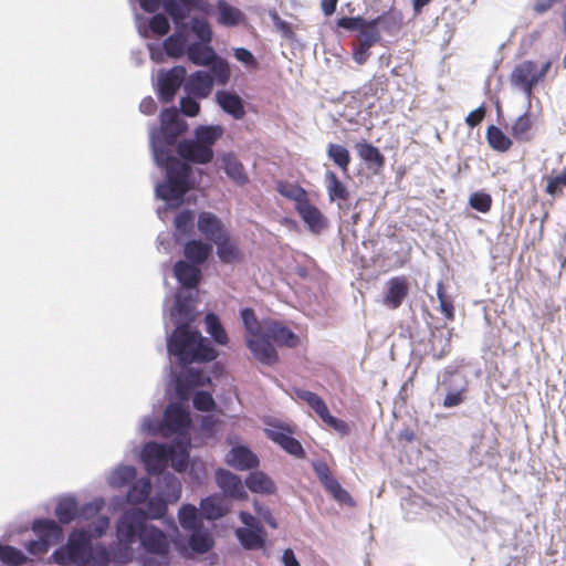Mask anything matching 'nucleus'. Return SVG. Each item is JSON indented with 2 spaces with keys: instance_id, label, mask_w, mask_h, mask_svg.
<instances>
[{
  "instance_id": "f257e3e1",
  "label": "nucleus",
  "mask_w": 566,
  "mask_h": 566,
  "mask_svg": "<svg viewBox=\"0 0 566 566\" xmlns=\"http://www.w3.org/2000/svg\"><path fill=\"white\" fill-rule=\"evenodd\" d=\"M186 123L175 107L165 108L160 114V136L153 142L158 166L166 170V180L158 184L156 192L165 201H179L191 189V168L172 155V146L185 132Z\"/></svg>"
},
{
  "instance_id": "f03ea898",
  "label": "nucleus",
  "mask_w": 566,
  "mask_h": 566,
  "mask_svg": "<svg viewBox=\"0 0 566 566\" xmlns=\"http://www.w3.org/2000/svg\"><path fill=\"white\" fill-rule=\"evenodd\" d=\"M168 350L184 365L193 361H211L218 353L199 331L191 329L189 325L178 326L168 339Z\"/></svg>"
},
{
  "instance_id": "7ed1b4c3",
  "label": "nucleus",
  "mask_w": 566,
  "mask_h": 566,
  "mask_svg": "<svg viewBox=\"0 0 566 566\" xmlns=\"http://www.w3.org/2000/svg\"><path fill=\"white\" fill-rule=\"evenodd\" d=\"M241 318L247 331L245 343L255 359L265 365L279 361V355L272 343L262 337L263 323H260L254 311L245 307L241 311Z\"/></svg>"
},
{
  "instance_id": "20e7f679",
  "label": "nucleus",
  "mask_w": 566,
  "mask_h": 566,
  "mask_svg": "<svg viewBox=\"0 0 566 566\" xmlns=\"http://www.w3.org/2000/svg\"><path fill=\"white\" fill-rule=\"evenodd\" d=\"M32 531L38 535V539L31 541L25 545L30 555L40 557L45 555L53 544L60 542L63 536L62 527L53 520L36 518L32 523Z\"/></svg>"
},
{
  "instance_id": "39448f33",
  "label": "nucleus",
  "mask_w": 566,
  "mask_h": 566,
  "mask_svg": "<svg viewBox=\"0 0 566 566\" xmlns=\"http://www.w3.org/2000/svg\"><path fill=\"white\" fill-rule=\"evenodd\" d=\"M91 536L84 530H75L70 533L65 546L57 548L52 557L57 564L83 563L91 556Z\"/></svg>"
},
{
  "instance_id": "423d86ee",
  "label": "nucleus",
  "mask_w": 566,
  "mask_h": 566,
  "mask_svg": "<svg viewBox=\"0 0 566 566\" xmlns=\"http://www.w3.org/2000/svg\"><path fill=\"white\" fill-rule=\"evenodd\" d=\"M551 66L552 62L547 61L538 70L534 61H523L513 69L510 75V82L513 86L521 88L530 98L533 94L534 86L546 76Z\"/></svg>"
},
{
  "instance_id": "0eeeda50",
  "label": "nucleus",
  "mask_w": 566,
  "mask_h": 566,
  "mask_svg": "<svg viewBox=\"0 0 566 566\" xmlns=\"http://www.w3.org/2000/svg\"><path fill=\"white\" fill-rule=\"evenodd\" d=\"M440 385L446 389L447 395L443 399L444 408H453L463 403L468 395V380L460 375L458 367L448 366L442 373Z\"/></svg>"
},
{
  "instance_id": "6e6552de",
  "label": "nucleus",
  "mask_w": 566,
  "mask_h": 566,
  "mask_svg": "<svg viewBox=\"0 0 566 566\" xmlns=\"http://www.w3.org/2000/svg\"><path fill=\"white\" fill-rule=\"evenodd\" d=\"M294 392L298 399L305 401L316 412L324 423L334 429L340 436L349 434V424L345 420L332 416L327 405L321 396L305 389H295Z\"/></svg>"
},
{
  "instance_id": "1a4fd4ad",
  "label": "nucleus",
  "mask_w": 566,
  "mask_h": 566,
  "mask_svg": "<svg viewBox=\"0 0 566 566\" xmlns=\"http://www.w3.org/2000/svg\"><path fill=\"white\" fill-rule=\"evenodd\" d=\"M147 515L143 509H134L125 512L117 522L116 534L120 543L130 545L143 528H146Z\"/></svg>"
},
{
  "instance_id": "9d476101",
  "label": "nucleus",
  "mask_w": 566,
  "mask_h": 566,
  "mask_svg": "<svg viewBox=\"0 0 566 566\" xmlns=\"http://www.w3.org/2000/svg\"><path fill=\"white\" fill-rule=\"evenodd\" d=\"M176 449L171 444L148 442L144 446L142 458L145 468L150 474H160L167 468L168 461L174 458Z\"/></svg>"
},
{
  "instance_id": "9b49d317",
  "label": "nucleus",
  "mask_w": 566,
  "mask_h": 566,
  "mask_svg": "<svg viewBox=\"0 0 566 566\" xmlns=\"http://www.w3.org/2000/svg\"><path fill=\"white\" fill-rule=\"evenodd\" d=\"M189 412L179 403H169L164 412L159 432L163 437L182 434L190 428Z\"/></svg>"
},
{
  "instance_id": "f8f14e48",
  "label": "nucleus",
  "mask_w": 566,
  "mask_h": 566,
  "mask_svg": "<svg viewBox=\"0 0 566 566\" xmlns=\"http://www.w3.org/2000/svg\"><path fill=\"white\" fill-rule=\"evenodd\" d=\"M264 432L271 441L279 444L289 454L298 459L305 458L306 453L301 442L292 437L294 431L291 426L272 423Z\"/></svg>"
},
{
  "instance_id": "ddd939ff",
  "label": "nucleus",
  "mask_w": 566,
  "mask_h": 566,
  "mask_svg": "<svg viewBox=\"0 0 566 566\" xmlns=\"http://www.w3.org/2000/svg\"><path fill=\"white\" fill-rule=\"evenodd\" d=\"M139 541L143 549L150 555L166 559L170 551V541L168 536L158 527L147 525L139 534Z\"/></svg>"
},
{
  "instance_id": "4468645a",
  "label": "nucleus",
  "mask_w": 566,
  "mask_h": 566,
  "mask_svg": "<svg viewBox=\"0 0 566 566\" xmlns=\"http://www.w3.org/2000/svg\"><path fill=\"white\" fill-rule=\"evenodd\" d=\"M186 74L187 71L181 65L159 73L157 94L163 103L172 102L179 87L186 80Z\"/></svg>"
},
{
  "instance_id": "2eb2a0df",
  "label": "nucleus",
  "mask_w": 566,
  "mask_h": 566,
  "mask_svg": "<svg viewBox=\"0 0 566 566\" xmlns=\"http://www.w3.org/2000/svg\"><path fill=\"white\" fill-rule=\"evenodd\" d=\"M211 4L208 0H166L165 11L175 23H179L188 18L191 11L209 13Z\"/></svg>"
},
{
  "instance_id": "dca6fc26",
  "label": "nucleus",
  "mask_w": 566,
  "mask_h": 566,
  "mask_svg": "<svg viewBox=\"0 0 566 566\" xmlns=\"http://www.w3.org/2000/svg\"><path fill=\"white\" fill-rule=\"evenodd\" d=\"M262 337L269 343L274 342L279 346L289 348H295L300 343V338L294 332L276 321L263 322Z\"/></svg>"
},
{
  "instance_id": "f3484780",
  "label": "nucleus",
  "mask_w": 566,
  "mask_h": 566,
  "mask_svg": "<svg viewBox=\"0 0 566 566\" xmlns=\"http://www.w3.org/2000/svg\"><path fill=\"white\" fill-rule=\"evenodd\" d=\"M409 281L405 275L394 276L386 283L382 303L390 310L401 306L409 294Z\"/></svg>"
},
{
  "instance_id": "a211bd4d",
  "label": "nucleus",
  "mask_w": 566,
  "mask_h": 566,
  "mask_svg": "<svg viewBox=\"0 0 566 566\" xmlns=\"http://www.w3.org/2000/svg\"><path fill=\"white\" fill-rule=\"evenodd\" d=\"M177 153L186 161L193 164H208L213 158L212 148L199 144L196 139L182 140L177 146Z\"/></svg>"
},
{
  "instance_id": "6ab92c4d",
  "label": "nucleus",
  "mask_w": 566,
  "mask_h": 566,
  "mask_svg": "<svg viewBox=\"0 0 566 566\" xmlns=\"http://www.w3.org/2000/svg\"><path fill=\"white\" fill-rule=\"evenodd\" d=\"M216 482L222 492L235 500H245L248 493L244 485L237 474L226 469H218L216 471Z\"/></svg>"
},
{
  "instance_id": "aec40b11",
  "label": "nucleus",
  "mask_w": 566,
  "mask_h": 566,
  "mask_svg": "<svg viewBox=\"0 0 566 566\" xmlns=\"http://www.w3.org/2000/svg\"><path fill=\"white\" fill-rule=\"evenodd\" d=\"M185 91L197 98H206L213 88V77L206 71H196L185 80Z\"/></svg>"
},
{
  "instance_id": "412c9836",
  "label": "nucleus",
  "mask_w": 566,
  "mask_h": 566,
  "mask_svg": "<svg viewBox=\"0 0 566 566\" xmlns=\"http://www.w3.org/2000/svg\"><path fill=\"white\" fill-rule=\"evenodd\" d=\"M355 149L358 157L366 164L368 169H371L375 174L382 170L386 158L376 146L364 140L356 143Z\"/></svg>"
},
{
  "instance_id": "4be33fe9",
  "label": "nucleus",
  "mask_w": 566,
  "mask_h": 566,
  "mask_svg": "<svg viewBox=\"0 0 566 566\" xmlns=\"http://www.w3.org/2000/svg\"><path fill=\"white\" fill-rule=\"evenodd\" d=\"M296 211L312 232L319 233L327 227V219L316 206L311 203L310 199L296 207Z\"/></svg>"
},
{
  "instance_id": "5701e85b",
  "label": "nucleus",
  "mask_w": 566,
  "mask_h": 566,
  "mask_svg": "<svg viewBox=\"0 0 566 566\" xmlns=\"http://www.w3.org/2000/svg\"><path fill=\"white\" fill-rule=\"evenodd\" d=\"M226 462L240 471L259 467V458L247 447H234L227 454Z\"/></svg>"
},
{
  "instance_id": "b1692460",
  "label": "nucleus",
  "mask_w": 566,
  "mask_h": 566,
  "mask_svg": "<svg viewBox=\"0 0 566 566\" xmlns=\"http://www.w3.org/2000/svg\"><path fill=\"white\" fill-rule=\"evenodd\" d=\"M199 231L209 240L216 242L217 238H221L228 233L221 220L212 212L203 211L198 218Z\"/></svg>"
},
{
  "instance_id": "393cba45",
  "label": "nucleus",
  "mask_w": 566,
  "mask_h": 566,
  "mask_svg": "<svg viewBox=\"0 0 566 566\" xmlns=\"http://www.w3.org/2000/svg\"><path fill=\"white\" fill-rule=\"evenodd\" d=\"M216 99L219 106L234 119H242L245 116L243 101L238 94L221 90L216 93Z\"/></svg>"
},
{
  "instance_id": "a878e982",
  "label": "nucleus",
  "mask_w": 566,
  "mask_h": 566,
  "mask_svg": "<svg viewBox=\"0 0 566 566\" xmlns=\"http://www.w3.org/2000/svg\"><path fill=\"white\" fill-rule=\"evenodd\" d=\"M210 382L209 376L198 369H188L177 379L176 389L180 397L185 398L195 387L206 386Z\"/></svg>"
},
{
  "instance_id": "bb28decb",
  "label": "nucleus",
  "mask_w": 566,
  "mask_h": 566,
  "mask_svg": "<svg viewBox=\"0 0 566 566\" xmlns=\"http://www.w3.org/2000/svg\"><path fill=\"white\" fill-rule=\"evenodd\" d=\"M511 136L518 143H531L534 139V119L526 112L518 116L510 129Z\"/></svg>"
},
{
  "instance_id": "cd10ccee",
  "label": "nucleus",
  "mask_w": 566,
  "mask_h": 566,
  "mask_svg": "<svg viewBox=\"0 0 566 566\" xmlns=\"http://www.w3.org/2000/svg\"><path fill=\"white\" fill-rule=\"evenodd\" d=\"M174 273L176 279L187 289L197 287L201 280L200 269L186 261L176 262Z\"/></svg>"
},
{
  "instance_id": "c85d7f7f",
  "label": "nucleus",
  "mask_w": 566,
  "mask_h": 566,
  "mask_svg": "<svg viewBox=\"0 0 566 566\" xmlns=\"http://www.w3.org/2000/svg\"><path fill=\"white\" fill-rule=\"evenodd\" d=\"M245 485L252 493L272 495L276 493L274 481L263 471H252L245 479Z\"/></svg>"
},
{
  "instance_id": "c756f323",
  "label": "nucleus",
  "mask_w": 566,
  "mask_h": 566,
  "mask_svg": "<svg viewBox=\"0 0 566 566\" xmlns=\"http://www.w3.org/2000/svg\"><path fill=\"white\" fill-rule=\"evenodd\" d=\"M325 187L331 202L346 201L349 199V190L338 178L335 171L327 170L324 176Z\"/></svg>"
},
{
  "instance_id": "7c9ffc66",
  "label": "nucleus",
  "mask_w": 566,
  "mask_h": 566,
  "mask_svg": "<svg viewBox=\"0 0 566 566\" xmlns=\"http://www.w3.org/2000/svg\"><path fill=\"white\" fill-rule=\"evenodd\" d=\"M209 43L195 42L188 45L187 56L196 65H210L217 59L214 50Z\"/></svg>"
},
{
  "instance_id": "2f4dec72",
  "label": "nucleus",
  "mask_w": 566,
  "mask_h": 566,
  "mask_svg": "<svg viewBox=\"0 0 566 566\" xmlns=\"http://www.w3.org/2000/svg\"><path fill=\"white\" fill-rule=\"evenodd\" d=\"M235 536L245 549H261L265 546L266 532L264 530L237 528Z\"/></svg>"
},
{
  "instance_id": "473e14b6",
  "label": "nucleus",
  "mask_w": 566,
  "mask_h": 566,
  "mask_svg": "<svg viewBox=\"0 0 566 566\" xmlns=\"http://www.w3.org/2000/svg\"><path fill=\"white\" fill-rule=\"evenodd\" d=\"M212 252L210 243L202 242L201 240H190L185 244L184 254L188 261L193 264H202Z\"/></svg>"
},
{
  "instance_id": "72a5a7b5",
  "label": "nucleus",
  "mask_w": 566,
  "mask_h": 566,
  "mask_svg": "<svg viewBox=\"0 0 566 566\" xmlns=\"http://www.w3.org/2000/svg\"><path fill=\"white\" fill-rule=\"evenodd\" d=\"M217 254L223 263H234L240 261L241 254L238 245L230 239L229 233L221 238H217Z\"/></svg>"
},
{
  "instance_id": "f704fd0d",
  "label": "nucleus",
  "mask_w": 566,
  "mask_h": 566,
  "mask_svg": "<svg viewBox=\"0 0 566 566\" xmlns=\"http://www.w3.org/2000/svg\"><path fill=\"white\" fill-rule=\"evenodd\" d=\"M327 157L333 161V164L344 174L348 175L349 166L352 163V156L349 150L340 145L335 143H329L326 149Z\"/></svg>"
},
{
  "instance_id": "c9c22d12",
  "label": "nucleus",
  "mask_w": 566,
  "mask_h": 566,
  "mask_svg": "<svg viewBox=\"0 0 566 566\" xmlns=\"http://www.w3.org/2000/svg\"><path fill=\"white\" fill-rule=\"evenodd\" d=\"M485 136L490 147L495 151L506 153L513 146L512 138L505 135L503 130L495 125H490L486 128Z\"/></svg>"
},
{
  "instance_id": "e433bc0d",
  "label": "nucleus",
  "mask_w": 566,
  "mask_h": 566,
  "mask_svg": "<svg viewBox=\"0 0 566 566\" xmlns=\"http://www.w3.org/2000/svg\"><path fill=\"white\" fill-rule=\"evenodd\" d=\"M151 492V482L148 478H140L128 489L127 502L130 504L144 503Z\"/></svg>"
},
{
  "instance_id": "4c0bfd02",
  "label": "nucleus",
  "mask_w": 566,
  "mask_h": 566,
  "mask_svg": "<svg viewBox=\"0 0 566 566\" xmlns=\"http://www.w3.org/2000/svg\"><path fill=\"white\" fill-rule=\"evenodd\" d=\"M226 174L238 185L248 182V176L244 172L243 165L232 154H226L222 157Z\"/></svg>"
},
{
  "instance_id": "58836bf2",
  "label": "nucleus",
  "mask_w": 566,
  "mask_h": 566,
  "mask_svg": "<svg viewBox=\"0 0 566 566\" xmlns=\"http://www.w3.org/2000/svg\"><path fill=\"white\" fill-rule=\"evenodd\" d=\"M371 20L375 21L377 28L381 27V29L389 34L396 33L402 25L401 13L394 10L386 11Z\"/></svg>"
},
{
  "instance_id": "ea45409f",
  "label": "nucleus",
  "mask_w": 566,
  "mask_h": 566,
  "mask_svg": "<svg viewBox=\"0 0 566 566\" xmlns=\"http://www.w3.org/2000/svg\"><path fill=\"white\" fill-rule=\"evenodd\" d=\"M276 190L277 192L295 202V208L300 207L303 201H306L308 199L306 190L296 184H290L286 181H279L276 184Z\"/></svg>"
},
{
  "instance_id": "a19ab883",
  "label": "nucleus",
  "mask_w": 566,
  "mask_h": 566,
  "mask_svg": "<svg viewBox=\"0 0 566 566\" xmlns=\"http://www.w3.org/2000/svg\"><path fill=\"white\" fill-rule=\"evenodd\" d=\"M201 514L208 520H217L224 515L223 500L219 495L208 496L200 502Z\"/></svg>"
},
{
  "instance_id": "79ce46f5",
  "label": "nucleus",
  "mask_w": 566,
  "mask_h": 566,
  "mask_svg": "<svg viewBox=\"0 0 566 566\" xmlns=\"http://www.w3.org/2000/svg\"><path fill=\"white\" fill-rule=\"evenodd\" d=\"M217 8L219 10L218 22L222 25L232 27L240 23L242 18V13L239 9L230 6L224 0H219L217 2Z\"/></svg>"
},
{
  "instance_id": "37998d69",
  "label": "nucleus",
  "mask_w": 566,
  "mask_h": 566,
  "mask_svg": "<svg viewBox=\"0 0 566 566\" xmlns=\"http://www.w3.org/2000/svg\"><path fill=\"white\" fill-rule=\"evenodd\" d=\"M206 331L211 335L213 340L219 345L228 344V335L219 319V317L214 313H208L205 317Z\"/></svg>"
},
{
  "instance_id": "c03bdc74",
  "label": "nucleus",
  "mask_w": 566,
  "mask_h": 566,
  "mask_svg": "<svg viewBox=\"0 0 566 566\" xmlns=\"http://www.w3.org/2000/svg\"><path fill=\"white\" fill-rule=\"evenodd\" d=\"M356 40L358 43H366L369 46H374L381 40L380 29L375 25V21L365 20V23L358 29Z\"/></svg>"
},
{
  "instance_id": "a18cd8bd",
  "label": "nucleus",
  "mask_w": 566,
  "mask_h": 566,
  "mask_svg": "<svg viewBox=\"0 0 566 566\" xmlns=\"http://www.w3.org/2000/svg\"><path fill=\"white\" fill-rule=\"evenodd\" d=\"M191 532L188 543L193 552L203 554L213 546V538L207 531L200 527Z\"/></svg>"
},
{
  "instance_id": "49530a36",
  "label": "nucleus",
  "mask_w": 566,
  "mask_h": 566,
  "mask_svg": "<svg viewBox=\"0 0 566 566\" xmlns=\"http://www.w3.org/2000/svg\"><path fill=\"white\" fill-rule=\"evenodd\" d=\"M180 525L188 531H195L200 528L201 520L198 514L196 506L187 504L182 505L178 512Z\"/></svg>"
},
{
  "instance_id": "de8ad7c7",
  "label": "nucleus",
  "mask_w": 566,
  "mask_h": 566,
  "mask_svg": "<svg viewBox=\"0 0 566 566\" xmlns=\"http://www.w3.org/2000/svg\"><path fill=\"white\" fill-rule=\"evenodd\" d=\"M222 134L223 129L220 126H200L196 129L195 139L202 146L212 148Z\"/></svg>"
},
{
  "instance_id": "09e8293b",
  "label": "nucleus",
  "mask_w": 566,
  "mask_h": 566,
  "mask_svg": "<svg viewBox=\"0 0 566 566\" xmlns=\"http://www.w3.org/2000/svg\"><path fill=\"white\" fill-rule=\"evenodd\" d=\"M0 560L7 566H22L29 562V558L22 551L0 543Z\"/></svg>"
},
{
  "instance_id": "8fccbe9b",
  "label": "nucleus",
  "mask_w": 566,
  "mask_h": 566,
  "mask_svg": "<svg viewBox=\"0 0 566 566\" xmlns=\"http://www.w3.org/2000/svg\"><path fill=\"white\" fill-rule=\"evenodd\" d=\"M77 514V503L73 499H64L59 502L55 509V515L60 523H71Z\"/></svg>"
},
{
  "instance_id": "3c124183",
  "label": "nucleus",
  "mask_w": 566,
  "mask_h": 566,
  "mask_svg": "<svg viewBox=\"0 0 566 566\" xmlns=\"http://www.w3.org/2000/svg\"><path fill=\"white\" fill-rule=\"evenodd\" d=\"M186 43L187 41L184 35L172 34L164 41V49L168 56L177 59L187 52Z\"/></svg>"
},
{
  "instance_id": "603ef678",
  "label": "nucleus",
  "mask_w": 566,
  "mask_h": 566,
  "mask_svg": "<svg viewBox=\"0 0 566 566\" xmlns=\"http://www.w3.org/2000/svg\"><path fill=\"white\" fill-rule=\"evenodd\" d=\"M195 214L190 210H182L175 217V228L178 234L189 235L193 229Z\"/></svg>"
},
{
  "instance_id": "864d4df0",
  "label": "nucleus",
  "mask_w": 566,
  "mask_h": 566,
  "mask_svg": "<svg viewBox=\"0 0 566 566\" xmlns=\"http://www.w3.org/2000/svg\"><path fill=\"white\" fill-rule=\"evenodd\" d=\"M211 65V76L219 85H226L231 76L229 64L226 60L216 59Z\"/></svg>"
},
{
  "instance_id": "5fc2aeb1",
  "label": "nucleus",
  "mask_w": 566,
  "mask_h": 566,
  "mask_svg": "<svg viewBox=\"0 0 566 566\" xmlns=\"http://www.w3.org/2000/svg\"><path fill=\"white\" fill-rule=\"evenodd\" d=\"M437 296L440 303V310L444 317L449 321H453L455 316L453 301L451 296L447 294L444 284L442 282L437 284Z\"/></svg>"
},
{
  "instance_id": "6e6d98bb",
  "label": "nucleus",
  "mask_w": 566,
  "mask_h": 566,
  "mask_svg": "<svg viewBox=\"0 0 566 566\" xmlns=\"http://www.w3.org/2000/svg\"><path fill=\"white\" fill-rule=\"evenodd\" d=\"M191 31L198 36L200 42L210 43L212 40V30L207 19L205 18H192L191 19Z\"/></svg>"
},
{
  "instance_id": "4d7b16f0",
  "label": "nucleus",
  "mask_w": 566,
  "mask_h": 566,
  "mask_svg": "<svg viewBox=\"0 0 566 566\" xmlns=\"http://www.w3.org/2000/svg\"><path fill=\"white\" fill-rule=\"evenodd\" d=\"M492 202L491 195L483 191L473 192L469 199L471 208L482 213H486L491 210Z\"/></svg>"
},
{
  "instance_id": "13d9d810",
  "label": "nucleus",
  "mask_w": 566,
  "mask_h": 566,
  "mask_svg": "<svg viewBox=\"0 0 566 566\" xmlns=\"http://www.w3.org/2000/svg\"><path fill=\"white\" fill-rule=\"evenodd\" d=\"M545 192L552 197H560L563 195L562 187H566V170L558 176L547 177Z\"/></svg>"
},
{
  "instance_id": "bf43d9fd",
  "label": "nucleus",
  "mask_w": 566,
  "mask_h": 566,
  "mask_svg": "<svg viewBox=\"0 0 566 566\" xmlns=\"http://www.w3.org/2000/svg\"><path fill=\"white\" fill-rule=\"evenodd\" d=\"M145 512L147 518H161L167 512V504L160 497H150L147 502V510Z\"/></svg>"
},
{
  "instance_id": "052dcab7",
  "label": "nucleus",
  "mask_w": 566,
  "mask_h": 566,
  "mask_svg": "<svg viewBox=\"0 0 566 566\" xmlns=\"http://www.w3.org/2000/svg\"><path fill=\"white\" fill-rule=\"evenodd\" d=\"M192 401L193 407L199 411H211L216 407L214 399L208 391H198Z\"/></svg>"
},
{
  "instance_id": "680f3d73",
  "label": "nucleus",
  "mask_w": 566,
  "mask_h": 566,
  "mask_svg": "<svg viewBox=\"0 0 566 566\" xmlns=\"http://www.w3.org/2000/svg\"><path fill=\"white\" fill-rule=\"evenodd\" d=\"M149 29L157 35H165L170 29L169 21L164 14L156 13L149 21Z\"/></svg>"
},
{
  "instance_id": "e2e57ef3",
  "label": "nucleus",
  "mask_w": 566,
  "mask_h": 566,
  "mask_svg": "<svg viewBox=\"0 0 566 566\" xmlns=\"http://www.w3.org/2000/svg\"><path fill=\"white\" fill-rule=\"evenodd\" d=\"M195 98L196 97L188 95L180 99V109L185 115L193 117L199 114L200 104Z\"/></svg>"
},
{
  "instance_id": "0e129e2a",
  "label": "nucleus",
  "mask_w": 566,
  "mask_h": 566,
  "mask_svg": "<svg viewBox=\"0 0 566 566\" xmlns=\"http://www.w3.org/2000/svg\"><path fill=\"white\" fill-rule=\"evenodd\" d=\"M370 48L371 46L367 45L366 43H358V42L353 43L354 61L359 65L365 64L370 56V52H369Z\"/></svg>"
},
{
  "instance_id": "69168bd1",
  "label": "nucleus",
  "mask_w": 566,
  "mask_h": 566,
  "mask_svg": "<svg viewBox=\"0 0 566 566\" xmlns=\"http://www.w3.org/2000/svg\"><path fill=\"white\" fill-rule=\"evenodd\" d=\"M234 56L238 61L242 62L247 67L258 69V61L248 49H244V48L235 49Z\"/></svg>"
},
{
  "instance_id": "338daca9",
  "label": "nucleus",
  "mask_w": 566,
  "mask_h": 566,
  "mask_svg": "<svg viewBox=\"0 0 566 566\" xmlns=\"http://www.w3.org/2000/svg\"><path fill=\"white\" fill-rule=\"evenodd\" d=\"M365 20L363 17H343L337 20V25L339 28L349 30V31H358V29L365 23Z\"/></svg>"
},
{
  "instance_id": "774afa93",
  "label": "nucleus",
  "mask_w": 566,
  "mask_h": 566,
  "mask_svg": "<svg viewBox=\"0 0 566 566\" xmlns=\"http://www.w3.org/2000/svg\"><path fill=\"white\" fill-rule=\"evenodd\" d=\"M486 115V108L484 105L479 106L476 109L470 112L468 116L465 117V124L470 128H474L479 126Z\"/></svg>"
}]
</instances>
